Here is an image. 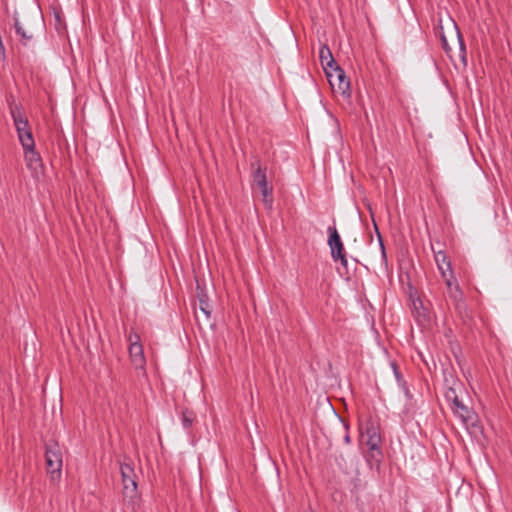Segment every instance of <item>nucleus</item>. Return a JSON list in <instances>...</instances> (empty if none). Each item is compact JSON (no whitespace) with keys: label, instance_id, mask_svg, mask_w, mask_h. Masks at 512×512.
<instances>
[{"label":"nucleus","instance_id":"obj_1","mask_svg":"<svg viewBox=\"0 0 512 512\" xmlns=\"http://www.w3.org/2000/svg\"><path fill=\"white\" fill-rule=\"evenodd\" d=\"M10 114L23 150L35 148V141L29 127V121L19 105L10 106Z\"/></svg>","mask_w":512,"mask_h":512},{"label":"nucleus","instance_id":"obj_2","mask_svg":"<svg viewBox=\"0 0 512 512\" xmlns=\"http://www.w3.org/2000/svg\"><path fill=\"white\" fill-rule=\"evenodd\" d=\"M45 448L47 473L50 475L52 481L59 480L63 463L59 444L54 441H49L46 443Z\"/></svg>","mask_w":512,"mask_h":512},{"label":"nucleus","instance_id":"obj_3","mask_svg":"<svg viewBox=\"0 0 512 512\" xmlns=\"http://www.w3.org/2000/svg\"><path fill=\"white\" fill-rule=\"evenodd\" d=\"M326 77L335 92L340 93L348 98L351 95L350 81L347 78L345 71L339 66L330 68V71H325Z\"/></svg>","mask_w":512,"mask_h":512},{"label":"nucleus","instance_id":"obj_4","mask_svg":"<svg viewBox=\"0 0 512 512\" xmlns=\"http://www.w3.org/2000/svg\"><path fill=\"white\" fill-rule=\"evenodd\" d=\"M122 476L123 494L133 499L137 494V482L134 467L131 464L123 463L120 466Z\"/></svg>","mask_w":512,"mask_h":512},{"label":"nucleus","instance_id":"obj_5","mask_svg":"<svg viewBox=\"0 0 512 512\" xmlns=\"http://www.w3.org/2000/svg\"><path fill=\"white\" fill-rule=\"evenodd\" d=\"M453 414L458 417L462 424L466 427H475L478 421L476 413L472 408L465 405L461 400L454 405H451Z\"/></svg>","mask_w":512,"mask_h":512},{"label":"nucleus","instance_id":"obj_6","mask_svg":"<svg viewBox=\"0 0 512 512\" xmlns=\"http://www.w3.org/2000/svg\"><path fill=\"white\" fill-rule=\"evenodd\" d=\"M24 159L31 176L34 179H40L44 174V165L40 154L35 150V148L29 149L24 151Z\"/></svg>","mask_w":512,"mask_h":512},{"label":"nucleus","instance_id":"obj_7","mask_svg":"<svg viewBox=\"0 0 512 512\" xmlns=\"http://www.w3.org/2000/svg\"><path fill=\"white\" fill-rule=\"evenodd\" d=\"M327 232L329 234L327 242L330 248L331 258L333 261L337 262V257H342L343 254H346L344 244L335 225L329 226Z\"/></svg>","mask_w":512,"mask_h":512},{"label":"nucleus","instance_id":"obj_8","mask_svg":"<svg viewBox=\"0 0 512 512\" xmlns=\"http://www.w3.org/2000/svg\"><path fill=\"white\" fill-rule=\"evenodd\" d=\"M129 355L132 364L137 370H145V356L143 351V346L141 344V341L138 340L136 337L135 342L129 345Z\"/></svg>","mask_w":512,"mask_h":512},{"label":"nucleus","instance_id":"obj_9","mask_svg":"<svg viewBox=\"0 0 512 512\" xmlns=\"http://www.w3.org/2000/svg\"><path fill=\"white\" fill-rule=\"evenodd\" d=\"M365 434L367 436L366 445L369 450L380 452L381 436L379 428L373 422H368L365 427Z\"/></svg>","mask_w":512,"mask_h":512},{"label":"nucleus","instance_id":"obj_10","mask_svg":"<svg viewBox=\"0 0 512 512\" xmlns=\"http://www.w3.org/2000/svg\"><path fill=\"white\" fill-rule=\"evenodd\" d=\"M251 170H252V178L253 182L258 186L262 187L267 185V176H266V168L262 167L259 159L255 158L251 161Z\"/></svg>","mask_w":512,"mask_h":512},{"label":"nucleus","instance_id":"obj_11","mask_svg":"<svg viewBox=\"0 0 512 512\" xmlns=\"http://www.w3.org/2000/svg\"><path fill=\"white\" fill-rule=\"evenodd\" d=\"M442 278L445 281V284L448 288V292L450 297L455 301H461L463 293L459 287L457 280L454 277V273L450 272L449 274L442 275Z\"/></svg>","mask_w":512,"mask_h":512},{"label":"nucleus","instance_id":"obj_12","mask_svg":"<svg viewBox=\"0 0 512 512\" xmlns=\"http://www.w3.org/2000/svg\"><path fill=\"white\" fill-rule=\"evenodd\" d=\"M434 259L441 276L453 272L451 262L449 261L448 256L444 251L440 250L434 252Z\"/></svg>","mask_w":512,"mask_h":512},{"label":"nucleus","instance_id":"obj_13","mask_svg":"<svg viewBox=\"0 0 512 512\" xmlns=\"http://www.w3.org/2000/svg\"><path fill=\"white\" fill-rule=\"evenodd\" d=\"M319 58L324 71H330V68L338 65L327 45H323L320 48Z\"/></svg>","mask_w":512,"mask_h":512},{"label":"nucleus","instance_id":"obj_14","mask_svg":"<svg viewBox=\"0 0 512 512\" xmlns=\"http://www.w3.org/2000/svg\"><path fill=\"white\" fill-rule=\"evenodd\" d=\"M197 297L199 300V307L201 312L205 315L207 319H209L212 313V307L208 302V296L203 291H200L198 292Z\"/></svg>","mask_w":512,"mask_h":512},{"label":"nucleus","instance_id":"obj_15","mask_svg":"<svg viewBox=\"0 0 512 512\" xmlns=\"http://www.w3.org/2000/svg\"><path fill=\"white\" fill-rule=\"evenodd\" d=\"M456 386H458V388L462 387L461 383L454 381V386L448 387L444 394L445 399L450 403V406L460 401Z\"/></svg>","mask_w":512,"mask_h":512},{"label":"nucleus","instance_id":"obj_16","mask_svg":"<svg viewBox=\"0 0 512 512\" xmlns=\"http://www.w3.org/2000/svg\"><path fill=\"white\" fill-rule=\"evenodd\" d=\"M14 27L16 34L21 37L22 44L27 45V43L33 38V35L31 33H28L22 27L18 19H15Z\"/></svg>","mask_w":512,"mask_h":512},{"label":"nucleus","instance_id":"obj_17","mask_svg":"<svg viewBox=\"0 0 512 512\" xmlns=\"http://www.w3.org/2000/svg\"><path fill=\"white\" fill-rule=\"evenodd\" d=\"M259 188L261 189V194H262V197H263L264 204L266 206H268V207H271L272 203H273V197H272L273 189H272V187H269L268 184H267V185L259 187Z\"/></svg>","mask_w":512,"mask_h":512},{"label":"nucleus","instance_id":"obj_18","mask_svg":"<svg viewBox=\"0 0 512 512\" xmlns=\"http://www.w3.org/2000/svg\"><path fill=\"white\" fill-rule=\"evenodd\" d=\"M452 23H453V29H454V32H455V35H456V38H457V41H458V44H459L460 51L465 54L466 47H465V43H464V40L462 38L461 32L458 29L456 23L454 21Z\"/></svg>","mask_w":512,"mask_h":512},{"label":"nucleus","instance_id":"obj_19","mask_svg":"<svg viewBox=\"0 0 512 512\" xmlns=\"http://www.w3.org/2000/svg\"><path fill=\"white\" fill-rule=\"evenodd\" d=\"M375 229H376V232H377L379 246H380V249H381V258H382L383 263L386 264L387 263V256H386L385 246H384L382 237H381V235H380V233H379V231H378L376 226H375Z\"/></svg>","mask_w":512,"mask_h":512},{"label":"nucleus","instance_id":"obj_20","mask_svg":"<svg viewBox=\"0 0 512 512\" xmlns=\"http://www.w3.org/2000/svg\"><path fill=\"white\" fill-rule=\"evenodd\" d=\"M340 423L342 425V428L345 431L344 442L346 444H350L351 438H350V435H349V425L346 422H344L342 419H340Z\"/></svg>","mask_w":512,"mask_h":512},{"label":"nucleus","instance_id":"obj_21","mask_svg":"<svg viewBox=\"0 0 512 512\" xmlns=\"http://www.w3.org/2000/svg\"><path fill=\"white\" fill-rule=\"evenodd\" d=\"M391 367L393 369V373H394V376H395L397 382L400 383V382L404 381L400 371L398 370L397 364L395 362H391Z\"/></svg>","mask_w":512,"mask_h":512},{"label":"nucleus","instance_id":"obj_22","mask_svg":"<svg viewBox=\"0 0 512 512\" xmlns=\"http://www.w3.org/2000/svg\"><path fill=\"white\" fill-rule=\"evenodd\" d=\"M440 39H441V42H442V48L444 49V51L446 53H449L451 51V48L449 47L447 38H446V36L444 35L443 32L440 33Z\"/></svg>","mask_w":512,"mask_h":512},{"label":"nucleus","instance_id":"obj_23","mask_svg":"<svg viewBox=\"0 0 512 512\" xmlns=\"http://www.w3.org/2000/svg\"><path fill=\"white\" fill-rule=\"evenodd\" d=\"M337 261L340 262L341 266L343 269L346 270V273H348V260H347V255L346 254H343L342 257H337Z\"/></svg>","mask_w":512,"mask_h":512},{"label":"nucleus","instance_id":"obj_24","mask_svg":"<svg viewBox=\"0 0 512 512\" xmlns=\"http://www.w3.org/2000/svg\"><path fill=\"white\" fill-rule=\"evenodd\" d=\"M182 424H183L184 428L187 429L192 425V419L189 418L186 414H183Z\"/></svg>","mask_w":512,"mask_h":512},{"label":"nucleus","instance_id":"obj_25","mask_svg":"<svg viewBox=\"0 0 512 512\" xmlns=\"http://www.w3.org/2000/svg\"><path fill=\"white\" fill-rule=\"evenodd\" d=\"M398 384L402 387V390H403V392H404L405 396H406L407 398H411V394H410V391H409V389H408V387H407L406 382H405V381H402V382H400V383H398Z\"/></svg>","mask_w":512,"mask_h":512},{"label":"nucleus","instance_id":"obj_26","mask_svg":"<svg viewBox=\"0 0 512 512\" xmlns=\"http://www.w3.org/2000/svg\"><path fill=\"white\" fill-rule=\"evenodd\" d=\"M136 337L140 341V336L137 333L132 332V331L129 333V335H128L129 345L132 344L133 342H135Z\"/></svg>","mask_w":512,"mask_h":512}]
</instances>
